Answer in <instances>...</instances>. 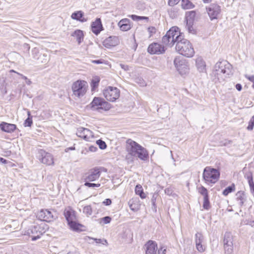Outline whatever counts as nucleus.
Returning a JSON list of instances; mask_svg holds the SVG:
<instances>
[{"label":"nucleus","mask_w":254,"mask_h":254,"mask_svg":"<svg viewBox=\"0 0 254 254\" xmlns=\"http://www.w3.org/2000/svg\"><path fill=\"white\" fill-rule=\"evenodd\" d=\"M126 149L127 152L126 159L128 163L133 161V157H137L142 160H145L148 158L146 150L131 139L127 140Z\"/></svg>","instance_id":"obj_1"},{"label":"nucleus","mask_w":254,"mask_h":254,"mask_svg":"<svg viewBox=\"0 0 254 254\" xmlns=\"http://www.w3.org/2000/svg\"><path fill=\"white\" fill-rule=\"evenodd\" d=\"M176 50L179 54L188 58H191L194 55V50L191 44L184 38L182 34L178 39Z\"/></svg>","instance_id":"obj_2"},{"label":"nucleus","mask_w":254,"mask_h":254,"mask_svg":"<svg viewBox=\"0 0 254 254\" xmlns=\"http://www.w3.org/2000/svg\"><path fill=\"white\" fill-rule=\"evenodd\" d=\"M181 35L178 27H172L162 37V43L167 46L172 47L175 43L177 44L178 39Z\"/></svg>","instance_id":"obj_3"},{"label":"nucleus","mask_w":254,"mask_h":254,"mask_svg":"<svg viewBox=\"0 0 254 254\" xmlns=\"http://www.w3.org/2000/svg\"><path fill=\"white\" fill-rule=\"evenodd\" d=\"M230 66L225 61L218 62L214 66L213 74L220 82L223 81L231 72Z\"/></svg>","instance_id":"obj_4"},{"label":"nucleus","mask_w":254,"mask_h":254,"mask_svg":"<svg viewBox=\"0 0 254 254\" xmlns=\"http://www.w3.org/2000/svg\"><path fill=\"white\" fill-rule=\"evenodd\" d=\"M88 87V84L84 80H78L74 82L71 86L72 96L77 99L81 98L86 94Z\"/></svg>","instance_id":"obj_5"},{"label":"nucleus","mask_w":254,"mask_h":254,"mask_svg":"<svg viewBox=\"0 0 254 254\" xmlns=\"http://www.w3.org/2000/svg\"><path fill=\"white\" fill-rule=\"evenodd\" d=\"M49 227L44 223L32 226L28 230V234L31 237L32 240L35 241L40 238V236L48 229Z\"/></svg>","instance_id":"obj_6"},{"label":"nucleus","mask_w":254,"mask_h":254,"mask_svg":"<svg viewBox=\"0 0 254 254\" xmlns=\"http://www.w3.org/2000/svg\"><path fill=\"white\" fill-rule=\"evenodd\" d=\"M220 176L219 171L210 167H206L203 171V178L207 183H215Z\"/></svg>","instance_id":"obj_7"},{"label":"nucleus","mask_w":254,"mask_h":254,"mask_svg":"<svg viewBox=\"0 0 254 254\" xmlns=\"http://www.w3.org/2000/svg\"><path fill=\"white\" fill-rule=\"evenodd\" d=\"M103 94L107 100L114 102L119 98L120 91L117 87L108 86L104 90Z\"/></svg>","instance_id":"obj_8"},{"label":"nucleus","mask_w":254,"mask_h":254,"mask_svg":"<svg viewBox=\"0 0 254 254\" xmlns=\"http://www.w3.org/2000/svg\"><path fill=\"white\" fill-rule=\"evenodd\" d=\"M224 249L226 254H231L233 252V238L230 232H226L224 234Z\"/></svg>","instance_id":"obj_9"},{"label":"nucleus","mask_w":254,"mask_h":254,"mask_svg":"<svg viewBox=\"0 0 254 254\" xmlns=\"http://www.w3.org/2000/svg\"><path fill=\"white\" fill-rule=\"evenodd\" d=\"M38 154L39 159L42 163L48 166L54 164L53 156L50 153L41 149L39 151Z\"/></svg>","instance_id":"obj_10"},{"label":"nucleus","mask_w":254,"mask_h":254,"mask_svg":"<svg viewBox=\"0 0 254 254\" xmlns=\"http://www.w3.org/2000/svg\"><path fill=\"white\" fill-rule=\"evenodd\" d=\"M206 9L211 20L217 19L221 12L220 6L215 3L210 4Z\"/></svg>","instance_id":"obj_11"},{"label":"nucleus","mask_w":254,"mask_h":254,"mask_svg":"<svg viewBox=\"0 0 254 254\" xmlns=\"http://www.w3.org/2000/svg\"><path fill=\"white\" fill-rule=\"evenodd\" d=\"M174 64L177 70L181 75H184L188 72L189 68L187 64L184 60H181L180 57L174 59Z\"/></svg>","instance_id":"obj_12"},{"label":"nucleus","mask_w":254,"mask_h":254,"mask_svg":"<svg viewBox=\"0 0 254 254\" xmlns=\"http://www.w3.org/2000/svg\"><path fill=\"white\" fill-rule=\"evenodd\" d=\"M76 135L86 141H90L93 138V132L89 129L84 127H79L77 129Z\"/></svg>","instance_id":"obj_13"},{"label":"nucleus","mask_w":254,"mask_h":254,"mask_svg":"<svg viewBox=\"0 0 254 254\" xmlns=\"http://www.w3.org/2000/svg\"><path fill=\"white\" fill-rule=\"evenodd\" d=\"M37 217L41 220L51 222L55 218L51 211L48 209H42L37 214Z\"/></svg>","instance_id":"obj_14"},{"label":"nucleus","mask_w":254,"mask_h":254,"mask_svg":"<svg viewBox=\"0 0 254 254\" xmlns=\"http://www.w3.org/2000/svg\"><path fill=\"white\" fill-rule=\"evenodd\" d=\"M148 52L151 54H162L164 53V46L157 43H153L149 45L148 48Z\"/></svg>","instance_id":"obj_15"},{"label":"nucleus","mask_w":254,"mask_h":254,"mask_svg":"<svg viewBox=\"0 0 254 254\" xmlns=\"http://www.w3.org/2000/svg\"><path fill=\"white\" fill-rule=\"evenodd\" d=\"M145 254H157V244L153 241H148L144 245Z\"/></svg>","instance_id":"obj_16"},{"label":"nucleus","mask_w":254,"mask_h":254,"mask_svg":"<svg viewBox=\"0 0 254 254\" xmlns=\"http://www.w3.org/2000/svg\"><path fill=\"white\" fill-rule=\"evenodd\" d=\"M119 43L118 37L115 36H110L106 38L103 42L104 46L107 48H110L112 47H115Z\"/></svg>","instance_id":"obj_17"},{"label":"nucleus","mask_w":254,"mask_h":254,"mask_svg":"<svg viewBox=\"0 0 254 254\" xmlns=\"http://www.w3.org/2000/svg\"><path fill=\"white\" fill-rule=\"evenodd\" d=\"M100 176V172L98 169L91 170L86 174L85 181H94L98 179Z\"/></svg>","instance_id":"obj_18"},{"label":"nucleus","mask_w":254,"mask_h":254,"mask_svg":"<svg viewBox=\"0 0 254 254\" xmlns=\"http://www.w3.org/2000/svg\"><path fill=\"white\" fill-rule=\"evenodd\" d=\"M120 29L123 31H127L131 29V25L129 19L124 18L121 20L118 23Z\"/></svg>","instance_id":"obj_19"},{"label":"nucleus","mask_w":254,"mask_h":254,"mask_svg":"<svg viewBox=\"0 0 254 254\" xmlns=\"http://www.w3.org/2000/svg\"><path fill=\"white\" fill-rule=\"evenodd\" d=\"M16 128L14 124L2 122L0 124V128L3 131L10 133L13 132Z\"/></svg>","instance_id":"obj_20"},{"label":"nucleus","mask_w":254,"mask_h":254,"mask_svg":"<svg viewBox=\"0 0 254 254\" xmlns=\"http://www.w3.org/2000/svg\"><path fill=\"white\" fill-rule=\"evenodd\" d=\"M92 32L96 35H98L102 29L101 21L100 18H97L91 25Z\"/></svg>","instance_id":"obj_21"},{"label":"nucleus","mask_w":254,"mask_h":254,"mask_svg":"<svg viewBox=\"0 0 254 254\" xmlns=\"http://www.w3.org/2000/svg\"><path fill=\"white\" fill-rule=\"evenodd\" d=\"M195 65L197 70L200 72L206 71L205 63L201 57H198L195 60Z\"/></svg>","instance_id":"obj_22"},{"label":"nucleus","mask_w":254,"mask_h":254,"mask_svg":"<svg viewBox=\"0 0 254 254\" xmlns=\"http://www.w3.org/2000/svg\"><path fill=\"white\" fill-rule=\"evenodd\" d=\"M64 215L67 222L76 219L75 212L70 207H68L64 210Z\"/></svg>","instance_id":"obj_23"},{"label":"nucleus","mask_w":254,"mask_h":254,"mask_svg":"<svg viewBox=\"0 0 254 254\" xmlns=\"http://www.w3.org/2000/svg\"><path fill=\"white\" fill-rule=\"evenodd\" d=\"M84 13L81 10L73 12L71 15V18L73 19L82 22H86L87 18L83 17Z\"/></svg>","instance_id":"obj_24"},{"label":"nucleus","mask_w":254,"mask_h":254,"mask_svg":"<svg viewBox=\"0 0 254 254\" xmlns=\"http://www.w3.org/2000/svg\"><path fill=\"white\" fill-rule=\"evenodd\" d=\"M236 200L238 202V204L240 206H242L244 205V202L246 200V194L243 191H239L236 194Z\"/></svg>","instance_id":"obj_25"},{"label":"nucleus","mask_w":254,"mask_h":254,"mask_svg":"<svg viewBox=\"0 0 254 254\" xmlns=\"http://www.w3.org/2000/svg\"><path fill=\"white\" fill-rule=\"evenodd\" d=\"M139 200L138 198H133L129 200L128 204L131 210L136 211L139 208Z\"/></svg>","instance_id":"obj_26"},{"label":"nucleus","mask_w":254,"mask_h":254,"mask_svg":"<svg viewBox=\"0 0 254 254\" xmlns=\"http://www.w3.org/2000/svg\"><path fill=\"white\" fill-rule=\"evenodd\" d=\"M72 36L74 37L78 44L79 45L83 39V33L82 31L80 30H75L71 35Z\"/></svg>","instance_id":"obj_27"},{"label":"nucleus","mask_w":254,"mask_h":254,"mask_svg":"<svg viewBox=\"0 0 254 254\" xmlns=\"http://www.w3.org/2000/svg\"><path fill=\"white\" fill-rule=\"evenodd\" d=\"M104 100L97 97H95L91 103V107L94 109H98L100 108V105Z\"/></svg>","instance_id":"obj_28"},{"label":"nucleus","mask_w":254,"mask_h":254,"mask_svg":"<svg viewBox=\"0 0 254 254\" xmlns=\"http://www.w3.org/2000/svg\"><path fill=\"white\" fill-rule=\"evenodd\" d=\"M135 192L137 195H139V196L142 198L144 199L146 197V194L143 191L142 186L140 185H137L136 186L135 188Z\"/></svg>","instance_id":"obj_29"},{"label":"nucleus","mask_w":254,"mask_h":254,"mask_svg":"<svg viewBox=\"0 0 254 254\" xmlns=\"http://www.w3.org/2000/svg\"><path fill=\"white\" fill-rule=\"evenodd\" d=\"M181 5L185 9L192 8L194 7L193 4L189 0H182Z\"/></svg>","instance_id":"obj_30"},{"label":"nucleus","mask_w":254,"mask_h":254,"mask_svg":"<svg viewBox=\"0 0 254 254\" xmlns=\"http://www.w3.org/2000/svg\"><path fill=\"white\" fill-rule=\"evenodd\" d=\"M186 28L188 29V31L190 33H191L193 34L196 33V31L194 29V28L192 26L191 20H187Z\"/></svg>","instance_id":"obj_31"},{"label":"nucleus","mask_w":254,"mask_h":254,"mask_svg":"<svg viewBox=\"0 0 254 254\" xmlns=\"http://www.w3.org/2000/svg\"><path fill=\"white\" fill-rule=\"evenodd\" d=\"M49 57L46 54H41L38 58L39 62L44 64H47L49 61Z\"/></svg>","instance_id":"obj_32"},{"label":"nucleus","mask_w":254,"mask_h":254,"mask_svg":"<svg viewBox=\"0 0 254 254\" xmlns=\"http://www.w3.org/2000/svg\"><path fill=\"white\" fill-rule=\"evenodd\" d=\"M68 224L70 228L73 230H78L79 229L80 224L77 223L75 220L71 221L68 222Z\"/></svg>","instance_id":"obj_33"},{"label":"nucleus","mask_w":254,"mask_h":254,"mask_svg":"<svg viewBox=\"0 0 254 254\" xmlns=\"http://www.w3.org/2000/svg\"><path fill=\"white\" fill-rule=\"evenodd\" d=\"M199 193L203 196V198L207 197L208 196V191L207 189L203 186H201L198 188Z\"/></svg>","instance_id":"obj_34"},{"label":"nucleus","mask_w":254,"mask_h":254,"mask_svg":"<svg viewBox=\"0 0 254 254\" xmlns=\"http://www.w3.org/2000/svg\"><path fill=\"white\" fill-rule=\"evenodd\" d=\"M195 244L202 243L203 240V237L201 233L197 232L195 234Z\"/></svg>","instance_id":"obj_35"},{"label":"nucleus","mask_w":254,"mask_h":254,"mask_svg":"<svg viewBox=\"0 0 254 254\" xmlns=\"http://www.w3.org/2000/svg\"><path fill=\"white\" fill-rule=\"evenodd\" d=\"M99 81L100 80L98 77H96L94 79H92L91 84L92 90H94L95 89L98 87Z\"/></svg>","instance_id":"obj_36"},{"label":"nucleus","mask_w":254,"mask_h":254,"mask_svg":"<svg viewBox=\"0 0 254 254\" xmlns=\"http://www.w3.org/2000/svg\"><path fill=\"white\" fill-rule=\"evenodd\" d=\"M83 213L87 216L91 215L92 213V208L90 205H87L83 208Z\"/></svg>","instance_id":"obj_37"},{"label":"nucleus","mask_w":254,"mask_h":254,"mask_svg":"<svg viewBox=\"0 0 254 254\" xmlns=\"http://www.w3.org/2000/svg\"><path fill=\"white\" fill-rule=\"evenodd\" d=\"M203 207L206 210H208L210 207V203L209 201V197L203 198Z\"/></svg>","instance_id":"obj_38"},{"label":"nucleus","mask_w":254,"mask_h":254,"mask_svg":"<svg viewBox=\"0 0 254 254\" xmlns=\"http://www.w3.org/2000/svg\"><path fill=\"white\" fill-rule=\"evenodd\" d=\"M110 104L103 100L100 105L99 109H104L105 110H108L110 109Z\"/></svg>","instance_id":"obj_39"},{"label":"nucleus","mask_w":254,"mask_h":254,"mask_svg":"<svg viewBox=\"0 0 254 254\" xmlns=\"http://www.w3.org/2000/svg\"><path fill=\"white\" fill-rule=\"evenodd\" d=\"M234 186H229L226 188L223 191V194L224 195H227L229 193L233 191L234 190Z\"/></svg>","instance_id":"obj_40"},{"label":"nucleus","mask_w":254,"mask_h":254,"mask_svg":"<svg viewBox=\"0 0 254 254\" xmlns=\"http://www.w3.org/2000/svg\"><path fill=\"white\" fill-rule=\"evenodd\" d=\"M96 143L101 149H105L107 147L106 143L101 139L97 140Z\"/></svg>","instance_id":"obj_41"},{"label":"nucleus","mask_w":254,"mask_h":254,"mask_svg":"<svg viewBox=\"0 0 254 254\" xmlns=\"http://www.w3.org/2000/svg\"><path fill=\"white\" fill-rule=\"evenodd\" d=\"M111 221V218L109 216L104 217L100 219V223L103 224H106L110 223Z\"/></svg>","instance_id":"obj_42"},{"label":"nucleus","mask_w":254,"mask_h":254,"mask_svg":"<svg viewBox=\"0 0 254 254\" xmlns=\"http://www.w3.org/2000/svg\"><path fill=\"white\" fill-rule=\"evenodd\" d=\"M196 248L199 253H203L205 250V246L202 244V243L195 244Z\"/></svg>","instance_id":"obj_43"},{"label":"nucleus","mask_w":254,"mask_h":254,"mask_svg":"<svg viewBox=\"0 0 254 254\" xmlns=\"http://www.w3.org/2000/svg\"><path fill=\"white\" fill-rule=\"evenodd\" d=\"M131 17L133 20H136V21H139V20H143V19H145V20L148 19V18L147 17L140 16H137L135 15H131Z\"/></svg>","instance_id":"obj_44"},{"label":"nucleus","mask_w":254,"mask_h":254,"mask_svg":"<svg viewBox=\"0 0 254 254\" xmlns=\"http://www.w3.org/2000/svg\"><path fill=\"white\" fill-rule=\"evenodd\" d=\"M147 31L149 34V38H150L156 33V29L154 27L150 26L147 28Z\"/></svg>","instance_id":"obj_45"},{"label":"nucleus","mask_w":254,"mask_h":254,"mask_svg":"<svg viewBox=\"0 0 254 254\" xmlns=\"http://www.w3.org/2000/svg\"><path fill=\"white\" fill-rule=\"evenodd\" d=\"M254 127V115L252 117L249 122V125L247 127V129L249 130L253 129Z\"/></svg>","instance_id":"obj_46"},{"label":"nucleus","mask_w":254,"mask_h":254,"mask_svg":"<svg viewBox=\"0 0 254 254\" xmlns=\"http://www.w3.org/2000/svg\"><path fill=\"white\" fill-rule=\"evenodd\" d=\"M33 124L32 118H27L25 121L24 125L25 127H31Z\"/></svg>","instance_id":"obj_47"},{"label":"nucleus","mask_w":254,"mask_h":254,"mask_svg":"<svg viewBox=\"0 0 254 254\" xmlns=\"http://www.w3.org/2000/svg\"><path fill=\"white\" fill-rule=\"evenodd\" d=\"M39 53V51L38 49L37 48H34L32 50V54L33 58L38 59V56Z\"/></svg>","instance_id":"obj_48"},{"label":"nucleus","mask_w":254,"mask_h":254,"mask_svg":"<svg viewBox=\"0 0 254 254\" xmlns=\"http://www.w3.org/2000/svg\"><path fill=\"white\" fill-rule=\"evenodd\" d=\"M94 240L97 243H101L104 245H108V242L105 239H94Z\"/></svg>","instance_id":"obj_49"},{"label":"nucleus","mask_w":254,"mask_h":254,"mask_svg":"<svg viewBox=\"0 0 254 254\" xmlns=\"http://www.w3.org/2000/svg\"><path fill=\"white\" fill-rule=\"evenodd\" d=\"M84 185L88 187H99L100 186V184L90 183L89 182H86Z\"/></svg>","instance_id":"obj_50"},{"label":"nucleus","mask_w":254,"mask_h":254,"mask_svg":"<svg viewBox=\"0 0 254 254\" xmlns=\"http://www.w3.org/2000/svg\"><path fill=\"white\" fill-rule=\"evenodd\" d=\"M179 1L180 0H169L168 4L170 6H174L177 4Z\"/></svg>","instance_id":"obj_51"},{"label":"nucleus","mask_w":254,"mask_h":254,"mask_svg":"<svg viewBox=\"0 0 254 254\" xmlns=\"http://www.w3.org/2000/svg\"><path fill=\"white\" fill-rule=\"evenodd\" d=\"M246 78L249 79L250 81L253 83V87L254 88V75H245Z\"/></svg>","instance_id":"obj_52"},{"label":"nucleus","mask_w":254,"mask_h":254,"mask_svg":"<svg viewBox=\"0 0 254 254\" xmlns=\"http://www.w3.org/2000/svg\"><path fill=\"white\" fill-rule=\"evenodd\" d=\"M158 254H166V248L162 247L158 250Z\"/></svg>","instance_id":"obj_53"},{"label":"nucleus","mask_w":254,"mask_h":254,"mask_svg":"<svg viewBox=\"0 0 254 254\" xmlns=\"http://www.w3.org/2000/svg\"><path fill=\"white\" fill-rule=\"evenodd\" d=\"M120 66H121V67L125 71H128L129 70V67L127 65H126V64H120Z\"/></svg>","instance_id":"obj_54"},{"label":"nucleus","mask_w":254,"mask_h":254,"mask_svg":"<svg viewBox=\"0 0 254 254\" xmlns=\"http://www.w3.org/2000/svg\"><path fill=\"white\" fill-rule=\"evenodd\" d=\"M106 205H109L111 204L112 201L110 199L107 198L103 202Z\"/></svg>","instance_id":"obj_55"},{"label":"nucleus","mask_w":254,"mask_h":254,"mask_svg":"<svg viewBox=\"0 0 254 254\" xmlns=\"http://www.w3.org/2000/svg\"><path fill=\"white\" fill-rule=\"evenodd\" d=\"M89 149L91 152H95L97 150V148L94 146H91L89 147Z\"/></svg>","instance_id":"obj_56"},{"label":"nucleus","mask_w":254,"mask_h":254,"mask_svg":"<svg viewBox=\"0 0 254 254\" xmlns=\"http://www.w3.org/2000/svg\"><path fill=\"white\" fill-rule=\"evenodd\" d=\"M236 88L239 91H241L242 89V85L239 84V83H238L236 85Z\"/></svg>","instance_id":"obj_57"},{"label":"nucleus","mask_w":254,"mask_h":254,"mask_svg":"<svg viewBox=\"0 0 254 254\" xmlns=\"http://www.w3.org/2000/svg\"><path fill=\"white\" fill-rule=\"evenodd\" d=\"M0 162H1L2 164H5L8 163V161L6 159H5L3 158L0 157Z\"/></svg>","instance_id":"obj_58"},{"label":"nucleus","mask_w":254,"mask_h":254,"mask_svg":"<svg viewBox=\"0 0 254 254\" xmlns=\"http://www.w3.org/2000/svg\"><path fill=\"white\" fill-rule=\"evenodd\" d=\"M16 74H17L18 75L20 76L21 77V78H23V79H24V80L27 79V77L26 76H24V75H23L19 72H16Z\"/></svg>","instance_id":"obj_59"},{"label":"nucleus","mask_w":254,"mask_h":254,"mask_svg":"<svg viewBox=\"0 0 254 254\" xmlns=\"http://www.w3.org/2000/svg\"><path fill=\"white\" fill-rule=\"evenodd\" d=\"M231 143V141L230 140H225V142L224 143V145L227 146L229 144H230Z\"/></svg>","instance_id":"obj_60"},{"label":"nucleus","mask_w":254,"mask_h":254,"mask_svg":"<svg viewBox=\"0 0 254 254\" xmlns=\"http://www.w3.org/2000/svg\"><path fill=\"white\" fill-rule=\"evenodd\" d=\"M92 63L97 64H101L102 62L100 60H94V61H92Z\"/></svg>","instance_id":"obj_61"},{"label":"nucleus","mask_w":254,"mask_h":254,"mask_svg":"<svg viewBox=\"0 0 254 254\" xmlns=\"http://www.w3.org/2000/svg\"><path fill=\"white\" fill-rule=\"evenodd\" d=\"M25 80L27 84L30 85L32 84V82L30 79L27 78V79H26Z\"/></svg>","instance_id":"obj_62"},{"label":"nucleus","mask_w":254,"mask_h":254,"mask_svg":"<svg viewBox=\"0 0 254 254\" xmlns=\"http://www.w3.org/2000/svg\"><path fill=\"white\" fill-rule=\"evenodd\" d=\"M202 0L205 3H209L212 1V0Z\"/></svg>","instance_id":"obj_63"},{"label":"nucleus","mask_w":254,"mask_h":254,"mask_svg":"<svg viewBox=\"0 0 254 254\" xmlns=\"http://www.w3.org/2000/svg\"><path fill=\"white\" fill-rule=\"evenodd\" d=\"M165 191V192L168 194H169L170 193H171V191L169 189H166Z\"/></svg>","instance_id":"obj_64"}]
</instances>
